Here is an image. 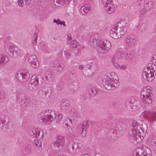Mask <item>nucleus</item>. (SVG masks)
<instances>
[{"label": "nucleus", "instance_id": "obj_37", "mask_svg": "<svg viewBox=\"0 0 156 156\" xmlns=\"http://www.w3.org/2000/svg\"><path fill=\"white\" fill-rule=\"evenodd\" d=\"M60 21L59 20H56L54 19L53 20V22L55 23L57 25H59L60 24Z\"/></svg>", "mask_w": 156, "mask_h": 156}, {"label": "nucleus", "instance_id": "obj_30", "mask_svg": "<svg viewBox=\"0 0 156 156\" xmlns=\"http://www.w3.org/2000/svg\"><path fill=\"white\" fill-rule=\"evenodd\" d=\"M62 109L63 110H67L69 109V107L68 106V105L66 103L63 102L61 105Z\"/></svg>", "mask_w": 156, "mask_h": 156}, {"label": "nucleus", "instance_id": "obj_45", "mask_svg": "<svg viewBox=\"0 0 156 156\" xmlns=\"http://www.w3.org/2000/svg\"><path fill=\"white\" fill-rule=\"evenodd\" d=\"M60 24L61 25H62L63 26H66L64 22H60Z\"/></svg>", "mask_w": 156, "mask_h": 156}, {"label": "nucleus", "instance_id": "obj_31", "mask_svg": "<svg viewBox=\"0 0 156 156\" xmlns=\"http://www.w3.org/2000/svg\"><path fill=\"white\" fill-rule=\"evenodd\" d=\"M34 137H37L40 136L41 133H42V132L41 131L39 130H35V132H34Z\"/></svg>", "mask_w": 156, "mask_h": 156}, {"label": "nucleus", "instance_id": "obj_44", "mask_svg": "<svg viewBox=\"0 0 156 156\" xmlns=\"http://www.w3.org/2000/svg\"><path fill=\"white\" fill-rule=\"evenodd\" d=\"M26 3L27 4H29L30 2V0H25Z\"/></svg>", "mask_w": 156, "mask_h": 156}, {"label": "nucleus", "instance_id": "obj_6", "mask_svg": "<svg viewBox=\"0 0 156 156\" xmlns=\"http://www.w3.org/2000/svg\"><path fill=\"white\" fill-rule=\"evenodd\" d=\"M104 9L109 14L113 12L116 8V5L114 4L112 0H102Z\"/></svg>", "mask_w": 156, "mask_h": 156}, {"label": "nucleus", "instance_id": "obj_12", "mask_svg": "<svg viewBox=\"0 0 156 156\" xmlns=\"http://www.w3.org/2000/svg\"><path fill=\"white\" fill-rule=\"evenodd\" d=\"M52 116L49 112H45L41 115V119L44 124H49L52 121Z\"/></svg>", "mask_w": 156, "mask_h": 156}, {"label": "nucleus", "instance_id": "obj_40", "mask_svg": "<svg viewBox=\"0 0 156 156\" xmlns=\"http://www.w3.org/2000/svg\"><path fill=\"white\" fill-rule=\"evenodd\" d=\"M68 153L70 154H74L73 149L70 150Z\"/></svg>", "mask_w": 156, "mask_h": 156}, {"label": "nucleus", "instance_id": "obj_22", "mask_svg": "<svg viewBox=\"0 0 156 156\" xmlns=\"http://www.w3.org/2000/svg\"><path fill=\"white\" fill-rule=\"evenodd\" d=\"M152 88L150 86H147L143 88V90L141 91V93H144L146 94H151L152 93Z\"/></svg>", "mask_w": 156, "mask_h": 156}, {"label": "nucleus", "instance_id": "obj_25", "mask_svg": "<svg viewBox=\"0 0 156 156\" xmlns=\"http://www.w3.org/2000/svg\"><path fill=\"white\" fill-rule=\"evenodd\" d=\"M69 44L70 45L71 47L73 48L76 47L79 45V44L76 40H73L71 41Z\"/></svg>", "mask_w": 156, "mask_h": 156}, {"label": "nucleus", "instance_id": "obj_17", "mask_svg": "<svg viewBox=\"0 0 156 156\" xmlns=\"http://www.w3.org/2000/svg\"><path fill=\"white\" fill-rule=\"evenodd\" d=\"M64 143V137L62 136H60L58 137L57 139L55 141L54 146L58 147L59 150H61Z\"/></svg>", "mask_w": 156, "mask_h": 156}, {"label": "nucleus", "instance_id": "obj_38", "mask_svg": "<svg viewBox=\"0 0 156 156\" xmlns=\"http://www.w3.org/2000/svg\"><path fill=\"white\" fill-rule=\"evenodd\" d=\"M138 153V149L137 150V151L136 152L134 151L133 152L132 156H139Z\"/></svg>", "mask_w": 156, "mask_h": 156}, {"label": "nucleus", "instance_id": "obj_47", "mask_svg": "<svg viewBox=\"0 0 156 156\" xmlns=\"http://www.w3.org/2000/svg\"><path fill=\"white\" fill-rule=\"evenodd\" d=\"M65 126H66L67 127L69 126V125L68 124L66 123L65 124Z\"/></svg>", "mask_w": 156, "mask_h": 156}, {"label": "nucleus", "instance_id": "obj_48", "mask_svg": "<svg viewBox=\"0 0 156 156\" xmlns=\"http://www.w3.org/2000/svg\"><path fill=\"white\" fill-rule=\"evenodd\" d=\"M34 40H33L32 43H33V45H34Z\"/></svg>", "mask_w": 156, "mask_h": 156}, {"label": "nucleus", "instance_id": "obj_19", "mask_svg": "<svg viewBox=\"0 0 156 156\" xmlns=\"http://www.w3.org/2000/svg\"><path fill=\"white\" fill-rule=\"evenodd\" d=\"M116 29H115V27L112 29L110 31V35L112 38L117 39L120 38L121 37L119 35L118 32L117 31Z\"/></svg>", "mask_w": 156, "mask_h": 156}, {"label": "nucleus", "instance_id": "obj_3", "mask_svg": "<svg viewBox=\"0 0 156 156\" xmlns=\"http://www.w3.org/2000/svg\"><path fill=\"white\" fill-rule=\"evenodd\" d=\"M102 83L104 87L108 90L117 87L119 85V81L117 75L114 72L111 73L110 77H107L104 79Z\"/></svg>", "mask_w": 156, "mask_h": 156}, {"label": "nucleus", "instance_id": "obj_29", "mask_svg": "<svg viewBox=\"0 0 156 156\" xmlns=\"http://www.w3.org/2000/svg\"><path fill=\"white\" fill-rule=\"evenodd\" d=\"M149 142L154 147H156V139L153 137L149 139Z\"/></svg>", "mask_w": 156, "mask_h": 156}, {"label": "nucleus", "instance_id": "obj_15", "mask_svg": "<svg viewBox=\"0 0 156 156\" xmlns=\"http://www.w3.org/2000/svg\"><path fill=\"white\" fill-rule=\"evenodd\" d=\"M139 156H151L152 153L150 149L145 148L142 149H138Z\"/></svg>", "mask_w": 156, "mask_h": 156}, {"label": "nucleus", "instance_id": "obj_32", "mask_svg": "<svg viewBox=\"0 0 156 156\" xmlns=\"http://www.w3.org/2000/svg\"><path fill=\"white\" fill-rule=\"evenodd\" d=\"M23 103L24 105L26 107H29L30 105V101L28 99H26Z\"/></svg>", "mask_w": 156, "mask_h": 156}, {"label": "nucleus", "instance_id": "obj_8", "mask_svg": "<svg viewBox=\"0 0 156 156\" xmlns=\"http://www.w3.org/2000/svg\"><path fill=\"white\" fill-rule=\"evenodd\" d=\"M16 77L17 80L22 82L28 80L30 77V75L27 70L25 69L17 72Z\"/></svg>", "mask_w": 156, "mask_h": 156}, {"label": "nucleus", "instance_id": "obj_10", "mask_svg": "<svg viewBox=\"0 0 156 156\" xmlns=\"http://www.w3.org/2000/svg\"><path fill=\"white\" fill-rule=\"evenodd\" d=\"M140 98L144 103L147 104H151L154 99L153 94L150 93H141Z\"/></svg>", "mask_w": 156, "mask_h": 156}, {"label": "nucleus", "instance_id": "obj_34", "mask_svg": "<svg viewBox=\"0 0 156 156\" xmlns=\"http://www.w3.org/2000/svg\"><path fill=\"white\" fill-rule=\"evenodd\" d=\"M18 3L20 6H22L23 5L24 3L23 0H18Z\"/></svg>", "mask_w": 156, "mask_h": 156}, {"label": "nucleus", "instance_id": "obj_46", "mask_svg": "<svg viewBox=\"0 0 156 156\" xmlns=\"http://www.w3.org/2000/svg\"><path fill=\"white\" fill-rule=\"evenodd\" d=\"M80 156H90V155L87 154H82Z\"/></svg>", "mask_w": 156, "mask_h": 156}, {"label": "nucleus", "instance_id": "obj_28", "mask_svg": "<svg viewBox=\"0 0 156 156\" xmlns=\"http://www.w3.org/2000/svg\"><path fill=\"white\" fill-rule=\"evenodd\" d=\"M34 143L36 146L38 147H41L42 144L41 141L37 139H35L34 140Z\"/></svg>", "mask_w": 156, "mask_h": 156}, {"label": "nucleus", "instance_id": "obj_16", "mask_svg": "<svg viewBox=\"0 0 156 156\" xmlns=\"http://www.w3.org/2000/svg\"><path fill=\"white\" fill-rule=\"evenodd\" d=\"M127 45L129 46H133L136 43V37L133 35L128 36L126 40Z\"/></svg>", "mask_w": 156, "mask_h": 156}, {"label": "nucleus", "instance_id": "obj_7", "mask_svg": "<svg viewBox=\"0 0 156 156\" xmlns=\"http://www.w3.org/2000/svg\"><path fill=\"white\" fill-rule=\"evenodd\" d=\"M142 116L148 121L154 122L156 121V112H152L148 109L144 110L142 113Z\"/></svg>", "mask_w": 156, "mask_h": 156}, {"label": "nucleus", "instance_id": "obj_35", "mask_svg": "<svg viewBox=\"0 0 156 156\" xmlns=\"http://www.w3.org/2000/svg\"><path fill=\"white\" fill-rule=\"evenodd\" d=\"M152 62L154 64V66H155V65L156 66V55L153 56Z\"/></svg>", "mask_w": 156, "mask_h": 156}, {"label": "nucleus", "instance_id": "obj_39", "mask_svg": "<svg viewBox=\"0 0 156 156\" xmlns=\"http://www.w3.org/2000/svg\"><path fill=\"white\" fill-rule=\"evenodd\" d=\"M60 3L61 4H67L68 2V0H60Z\"/></svg>", "mask_w": 156, "mask_h": 156}, {"label": "nucleus", "instance_id": "obj_42", "mask_svg": "<svg viewBox=\"0 0 156 156\" xmlns=\"http://www.w3.org/2000/svg\"><path fill=\"white\" fill-rule=\"evenodd\" d=\"M130 55V54H125V55H124V57H125L126 58H128L129 57Z\"/></svg>", "mask_w": 156, "mask_h": 156}, {"label": "nucleus", "instance_id": "obj_26", "mask_svg": "<svg viewBox=\"0 0 156 156\" xmlns=\"http://www.w3.org/2000/svg\"><path fill=\"white\" fill-rule=\"evenodd\" d=\"M87 133V128L86 126H83L82 128V131L81 133V136L83 137L86 136Z\"/></svg>", "mask_w": 156, "mask_h": 156}, {"label": "nucleus", "instance_id": "obj_1", "mask_svg": "<svg viewBox=\"0 0 156 156\" xmlns=\"http://www.w3.org/2000/svg\"><path fill=\"white\" fill-rule=\"evenodd\" d=\"M95 35H92L89 40V44L91 47H97L98 52L101 54L107 52L111 48L112 45L110 41L105 40L102 41L95 38Z\"/></svg>", "mask_w": 156, "mask_h": 156}, {"label": "nucleus", "instance_id": "obj_11", "mask_svg": "<svg viewBox=\"0 0 156 156\" xmlns=\"http://www.w3.org/2000/svg\"><path fill=\"white\" fill-rule=\"evenodd\" d=\"M28 61L33 68H37L40 65V61L35 55H32L30 56L28 58Z\"/></svg>", "mask_w": 156, "mask_h": 156}, {"label": "nucleus", "instance_id": "obj_5", "mask_svg": "<svg viewBox=\"0 0 156 156\" xmlns=\"http://www.w3.org/2000/svg\"><path fill=\"white\" fill-rule=\"evenodd\" d=\"M4 49L8 53L9 52L10 55L14 58H16L20 55V50L14 44H10L5 45Z\"/></svg>", "mask_w": 156, "mask_h": 156}, {"label": "nucleus", "instance_id": "obj_24", "mask_svg": "<svg viewBox=\"0 0 156 156\" xmlns=\"http://www.w3.org/2000/svg\"><path fill=\"white\" fill-rule=\"evenodd\" d=\"M125 53L122 51H119L117 52L116 56L117 58L121 59L124 57Z\"/></svg>", "mask_w": 156, "mask_h": 156}, {"label": "nucleus", "instance_id": "obj_21", "mask_svg": "<svg viewBox=\"0 0 156 156\" xmlns=\"http://www.w3.org/2000/svg\"><path fill=\"white\" fill-rule=\"evenodd\" d=\"M9 59L6 56L0 55V65H2L7 63Z\"/></svg>", "mask_w": 156, "mask_h": 156}, {"label": "nucleus", "instance_id": "obj_14", "mask_svg": "<svg viewBox=\"0 0 156 156\" xmlns=\"http://www.w3.org/2000/svg\"><path fill=\"white\" fill-rule=\"evenodd\" d=\"M154 6V2L152 1L147 2L140 11L141 14H143L152 9Z\"/></svg>", "mask_w": 156, "mask_h": 156}, {"label": "nucleus", "instance_id": "obj_43", "mask_svg": "<svg viewBox=\"0 0 156 156\" xmlns=\"http://www.w3.org/2000/svg\"><path fill=\"white\" fill-rule=\"evenodd\" d=\"M79 69H80L81 70L83 69V66L82 65H80L79 66Z\"/></svg>", "mask_w": 156, "mask_h": 156}, {"label": "nucleus", "instance_id": "obj_13", "mask_svg": "<svg viewBox=\"0 0 156 156\" xmlns=\"http://www.w3.org/2000/svg\"><path fill=\"white\" fill-rule=\"evenodd\" d=\"M41 77L39 75L33 76L32 77L31 83L29 86V88L31 90H35L38 85L39 79Z\"/></svg>", "mask_w": 156, "mask_h": 156}, {"label": "nucleus", "instance_id": "obj_41", "mask_svg": "<svg viewBox=\"0 0 156 156\" xmlns=\"http://www.w3.org/2000/svg\"><path fill=\"white\" fill-rule=\"evenodd\" d=\"M4 122V121L2 120L0 121V127H2L3 126Z\"/></svg>", "mask_w": 156, "mask_h": 156}, {"label": "nucleus", "instance_id": "obj_27", "mask_svg": "<svg viewBox=\"0 0 156 156\" xmlns=\"http://www.w3.org/2000/svg\"><path fill=\"white\" fill-rule=\"evenodd\" d=\"M64 54L65 58L66 59H68L70 58L71 55L69 51L68 50L65 51H64Z\"/></svg>", "mask_w": 156, "mask_h": 156}, {"label": "nucleus", "instance_id": "obj_2", "mask_svg": "<svg viewBox=\"0 0 156 156\" xmlns=\"http://www.w3.org/2000/svg\"><path fill=\"white\" fill-rule=\"evenodd\" d=\"M140 122L142 124L141 127L139 126L137 122H133L131 126V129L129 132V136L135 139L138 142H140L142 140L140 131L146 130L147 128L146 123L142 121H141Z\"/></svg>", "mask_w": 156, "mask_h": 156}, {"label": "nucleus", "instance_id": "obj_49", "mask_svg": "<svg viewBox=\"0 0 156 156\" xmlns=\"http://www.w3.org/2000/svg\"><path fill=\"white\" fill-rule=\"evenodd\" d=\"M140 124H140H140L139 125H140Z\"/></svg>", "mask_w": 156, "mask_h": 156}, {"label": "nucleus", "instance_id": "obj_36", "mask_svg": "<svg viewBox=\"0 0 156 156\" xmlns=\"http://www.w3.org/2000/svg\"><path fill=\"white\" fill-rule=\"evenodd\" d=\"M34 45H35L36 43H37V35L36 34H34Z\"/></svg>", "mask_w": 156, "mask_h": 156}, {"label": "nucleus", "instance_id": "obj_33", "mask_svg": "<svg viewBox=\"0 0 156 156\" xmlns=\"http://www.w3.org/2000/svg\"><path fill=\"white\" fill-rule=\"evenodd\" d=\"M72 38V36L70 34L67 35V42L68 44H69L70 42V41Z\"/></svg>", "mask_w": 156, "mask_h": 156}, {"label": "nucleus", "instance_id": "obj_9", "mask_svg": "<svg viewBox=\"0 0 156 156\" xmlns=\"http://www.w3.org/2000/svg\"><path fill=\"white\" fill-rule=\"evenodd\" d=\"M114 26L117 29L116 30L118 32L120 37L123 35L127 30V28L125 26V23L123 21H120Z\"/></svg>", "mask_w": 156, "mask_h": 156}, {"label": "nucleus", "instance_id": "obj_4", "mask_svg": "<svg viewBox=\"0 0 156 156\" xmlns=\"http://www.w3.org/2000/svg\"><path fill=\"white\" fill-rule=\"evenodd\" d=\"M156 73V67L151 63L148 64L144 69L142 76L144 80L151 81L155 77Z\"/></svg>", "mask_w": 156, "mask_h": 156}, {"label": "nucleus", "instance_id": "obj_18", "mask_svg": "<svg viewBox=\"0 0 156 156\" xmlns=\"http://www.w3.org/2000/svg\"><path fill=\"white\" fill-rule=\"evenodd\" d=\"M111 61L113 66L117 69L124 70L126 69V65H120L115 61V59L114 58H112Z\"/></svg>", "mask_w": 156, "mask_h": 156}, {"label": "nucleus", "instance_id": "obj_20", "mask_svg": "<svg viewBox=\"0 0 156 156\" xmlns=\"http://www.w3.org/2000/svg\"><path fill=\"white\" fill-rule=\"evenodd\" d=\"M90 6L89 4L85 5L81 7L80 9L81 13L83 14L87 13L90 9Z\"/></svg>", "mask_w": 156, "mask_h": 156}, {"label": "nucleus", "instance_id": "obj_23", "mask_svg": "<svg viewBox=\"0 0 156 156\" xmlns=\"http://www.w3.org/2000/svg\"><path fill=\"white\" fill-rule=\"evenodd\" d=\"M63 117L62 114L59 113L55 116V120L57 123H59L62 120Z\"/></svg>", "mask_w": 156, "mask_h": 156}]
</instances>
